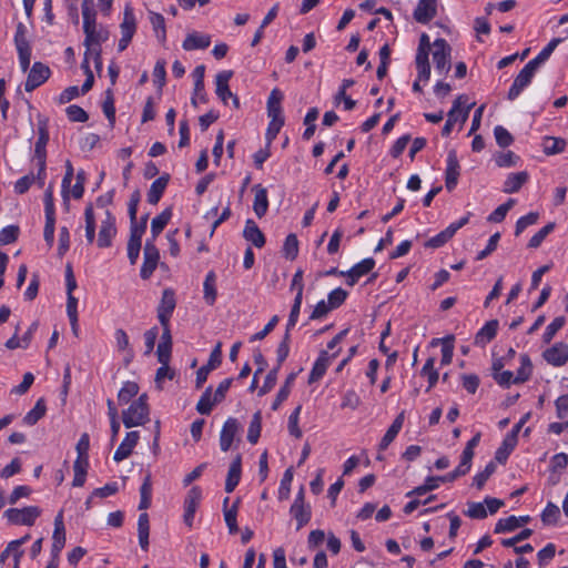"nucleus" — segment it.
<instances>
[{"instance_id":"obj_55","label":"nucleus","mask_w":568,"mask_h":568,"mask_svg":"<svg viewBox=\"0 0 568 568\" xmlns=\"http://www.w3.org/2000/svg\"><path fill=\"white\" fill-rule=\"evenodd\" d=\"M103 113L108 118L111 125L115 122V108H114V99L113 92L111 89L105 91V100L102 104Z\"/></svg>"},{"instance_id":"obj_29","label":"nucleus","mask_w":568,"mask_h":568,"mask_svg":"<svg viewBox=\"0 0 568 568\" xmlns=\"http://www.w3.org/2000/svg\"><path fill=\"white\" fill-rule=\"evenodd\" d=\"M283 93L280 89L275 88L271 91L267 99V115L270 119L284 118L282 110Z\"/></svg>"},{"instance_id":"obj_51","label":"nucleus","mask_w":568,"mask_h":568,"mask_svg":"<svg viewBox=\"0 0 568 568\" xmlns=\"http://www.w3.org/2000/svg\"><path fill=\"white\" fill-rule=\"evenodd\" d=\"M565 323L566 318L564 316H558L554 318L545 329V333L542 335L544 343H550L554 336L557 334V332L564 327Z\"/></svg>"},{"instance_id":"obj_11","label":"nucleus","mask_w":568,"mask_h":568,"mask_svg":"<svg viewBox=\"0 0 568 568\" xmlns=\"http://www.w3.org/2000/svg\"><path fill=\"white\" fill-rule=\"evenodd\" d=\"M202 499V490L199 486H193L184 499L183 520L187 527H192L195 511Z\"/></svg>"},{"instance_id":"obj_5","label":"nucleus","mask_w":568,"mask_h":568,"mask_svg":"<svg viewBox=\"0 0 568 568\" xmlns=\"http://www.w3.org/2000/svg\"><path fill=\"white\" fill-rule=\"evenodd\" d=\"M450 52L452 48L445 39L439 38L434 41L433 61L439 74H445L450 70Z\"/></svg>"},{"instance_id":"obj_28","label":"nucleus","mask_w":568,"mask_h":568,"mask_svg":"<svg viewBox=\"0 0 568 568\" xmlns=\"http://www.w3.org/2000/svg\"><path fill=\"white\" fill-rule=\"evenodd\" d=\"M85 34L84 47L101 45L109 39V30L103 26H95L90 28L88 31H83Z\"/></svg>"},{"instance_id":"obj_50","label":"nucleus","mask_w":568,"mask_h":568,"mask_svg":"<svg viewBox=\"0 0 568 568\" xmlns=\"http://www.w3.org/2000/svg\"><path fill=\"white\" fill-rule=\"evenodd\" d=\"M283 253L286 258L293 261L298 254V240L293 233L288 234L283 245Z\"/></svg>"},{"instance_id":"obj_61","label":"nucleus","mask_w":568,"mask_h":568,"mask_svg":"<svg viewBox=\"0 0 568 568\" xmlns=\"http://www.w3.org/2000/svg\"><path fill=\"white\" fill-rule=\"evenodd\" d=\"M19 227L17 225H9L0 231V244L8 245L17 241L19 235Z\"/></svg>"},{"instance_id":"obj_47","label":"nucleus","mask_w":568,"mask_h":568,"mask_svg":"<svg viewBox=\"0 0 568 568\" xmlns=\"http://www.w3.org/2000/svg\"><path fill=\"white\" fill-rule=\"evenodd\" d=\"M139 385L135 382L128 381L123 384L118 393V399L120 404H128L131 399L138 395Z\"/></svg>"},{"instance_id":"obj_49","label":"nucleus","mask_w":568,"mask_h":568,"mask_svg":"<svg viewBox=\"0 0 568 568\" xmlns=\"http://www.w3.org/2000/svg\"><path fill=\"white\" fill-rule=\"evenodd\" d=\"M434 365H435V358L429 357V358H427V361L425 362V364L420 371V374L423 376H427V378H428L427 390L433 388L438 381V372L435 369Z\"/></svg>"},{"instance_id":"obj_9","label":"nucleus","mask_w":568,"mask_h":568,"mask_svg":"<svg viewBox=\"0 0 568 568\" xmlns=\"http://www.w3.org/2000/svg\"><path fill=\"white\" fill-rule=\"evenodd\" d=\"M222 343L219 342L216 346L212 349L210 354V358L205 365L200 367L196 372L195 384L197 388H201L202 385L206 382L207 376L211 371L217 368L222 363Z\"/></svg>"},{"instance_id":"obj_36","label":"nucleus","mask_w":568,"mask_h":568,"mask_svg":"<svg viewBox=\"0 0 568 568\" xmlns=\"http://www.w3.org/2000/svg\"><path fill=\"white\" fill-rule=\"evenodd\" d=\"M290 514L296 519V529H301L311 520V507L308 505L292 504Z\"/></svg>"},{"instance_id":"obj_13","label":"nucleus","mask_w":568,"mask_h":568,"mask_svg":"<svg viewBox=\"0 0 568 568\" xmlns=\"http://www.w3.org/2000/svg\"><path fill=\"white\" fill-rule=\"evenodd\" d=\"M544 359L555 366H564L568 362V345L564 342L554 344L542 353Z\"/></svg>"},{"instance_id":"obj_54","label":"nucleus","mask_w":568,"mask_h":568,"mask_svg":"<svg viewBox=\"0 0 568 568\" xmlns=\"http://www.w3.org/2000/svg\"><path fill=\"white\" fill-rule=\"evenodd\" d=\"M458 175L459 163L457 153L455 150H450L447 154L445 178H458Z\"/></svg>"},{"instance_id":"obj_16","label":"nucleus","mask_w":568,"mask_h":568,"mask_svg":"<svg viewBox=\"0 0 568 568\" xmlns=\"http://www.w3.org/2000/svg\"><path fill=\"white\" fill-rule=\"evenodd\" d=\"M240 429V424L236 418L230 417L225 420L220 434V448L222 452H227Z\"/></svg>"},{"instance_id":"obj_35","label":"nucleus","mask_w":568,"mask_h":568,"mask_svg":"<svg viewBox=\"0 0 568 568\" xmlns=\"http://www.w3.org/2000/svg\"><path fill=\"white\" fill-rule=\"evenodd\" d=\"M172 211L170 209H165L163 212L153 217L151 222V234L152 239L150 241H155V239L162 233V231L168 225L171 220Z\"/></svg>"},{"instance_id":"obj_44","label":"nucleus","mask_w":568,"mask_h":568,"mask_svg":"<svg viewBox=\"0 0 568 568\" xmlns=\"http://www.w3.org/2000/svg\"><path fill=\"white\" fill-rule=\"evenodd\" d=\"M295 378H296V374L295 373H291L286 377L284 385L280 388V390H278V393H277V395H276V397H275V399H274V402L272 404V409L273 410H276L281 406V404L284 400L287 399V397H288V395L291 393V387H292Z\"/></svg>"},{"instance_id":"obj_7","label":"nucleus","mask_w":568,"mask_h":568,"mask_svg":"<svg viewBox=\"0 0 568 568\" xmlns=\"http://www.w3.org/2000/svg\"><path fill=\"white\" fill-rule=\"evenodd\" d=\"M115 235V216L109 210H105L104 217L101 220L100 223L97 245L100 248L110 247L112 245V240Z\"/></svg>"},{"instance_id":"obj_1","label":"nucleus","mask_w":568,"mask_h":568,"mask_svg":"<svg viewBox=\"0 0 568 568\" xmlns=\"http://www.w3.org/2000/svg\"><path fill=\"white\" fill-rule=\"evenodd\" d=\"M149 414L148 395L142 394L122 412V420L126 428L142 426L149 422Z\"/></svg>"},{"instance_id":"obj_32","label":"nucleus","mask_w":568,"mask_h":568,"mask_svg":"<svg viewBox=\"0 0 568 568\" xmlns=\"http://www.w3.org/2000/svg\"><path fill=\"white\" fill-rule=\"evenodd\" d=\"M560 42L561 39L558 38L550 40L549 43L527 64L537 71L550 58L551 53Z\"/></svg>"},{"instance_id":"obj_30","label":"nucleus","mask_w":568,"mask_h":568,"mask_svg":"<svg viewBox=\"0 0 568 568\" xmlns=\"http://www.w3.org/2000/svg\"><path fill=\"white\" fill-rule=\"evenodd\" d=\"M216 274L214 271H210L203 282V298L207 305L212 306L216 302Z\"/></svg>"},{"instance_id":"obj_8","label":"nucleus","mask_w":568,"mask_h":568,"mask_svg":"<svg viewBox=\"0 0 568 568\" xmlns=\"http://www.w3.org/2000/svg\"><path fill=\"white\" fill-rule=\"evenodd\" d=\"M160 260V253L153 241L146 240L143 251V264L141 266L140 275L143 280L152 276L156 270Z\"/></svg>"},{"instance_id":"obj_22","label":"nucleus","mask_w":568,"mask_h":568,"mask_svg":"<svg viewBox=\"0 0 568 568\" xmlns=\"http://www.w3.org/2000/svg\"><path fill=\"white\" fill-rule=\"evenodd\" d=\"M497 335V320L488 321L475 335L474 344L484 348Z\"/></svg>"},{"instance_id":"obj_64","label":"nucleus","mask_w":568,"mask_h":568,"mask_svg":"<svg viewBox=\"0 0 568 568\" xmlns=\"http://www.w3.org/2000/svg\"><path fill=\"white\" fill-rule=\"evenodd\" d=\"M67 115L72 122H85L89 119L88 113L79 105L72 104L65 110Z\"/></svg>"},{"instance_id":"obj_45","label":"nucleus","mask_w":568,"mask_h":568,"mask_svg":"<svg viewBox=\"0 0 568 568\" xmlns=\"http://www.w3.org/2000/svg\"><path fill=\"white\" fill-rule=\"evenodd\" d=\"M215 404L214 396L212 397V386H209L201 395L196 404V410L201 415H209Z\"/></svg>"},{"instance_id":"obj_20","label":"nucleus","mask_w":568,"mask_h":568,"mask_svg":"<svg viewBox=\"0 0 568 568\" xmlns=\"http://www.w3.org/2000/svg\"><path fill=\"white\" fill-rule=\"evenodd\" d=\"M337 353H334L332 356L328 355L326 351H322L318 358L315 361L313 368L308 376V383L313 384L320 381L324 374L326 373L327 367L331 364V359L334 358Z\"/></svg>"},{"instance_id":"obj_17","label":"nucleus","mask_w":568,"mask_h":568,"mask_svg":"<svg viewBox=\"0 0 568 568\" xmlns=\"http://www.w3.org/2000/svg\"><path fill=\"white\" fill-rule=\"evenodd\" d=\"M437 14L436 0H419L414 11V19L419 23H428Z\"/></svg>"},{"instance_id":"obj_23","label":"nucleus","mask_w":568,"mask_h":568,"mask_svg":"<svg viewBox=\"0 0 568 568\" xmlns=\"http://www.w3.org/2000/svg\"><path fill=\"white\" fill-rule=\"evenodd\" d=\"M254 192L253 211L255 215L261 219L263 217L268 209L267 191L262 184H256L252 187Z\"/></svg>"},{"instance_id":"obj_53","label":"nucleus","mask_w":568,"mask_h":568,"mask_svg":"<svg viewBox=\"0 0 568 568\" xmlns=\"http://www.w3.org/2000/svg\"><path fill=\"white\" fill-rule=\"evenodd\" d=\"M560 517L559 507L552 503H548L541 513V521L544 525H555Z\"/></svg>"},{"instance_id":"obj_58","label":"nucleus","mask_w":568,"mask_h":568,"mask_svg":"<svg viewBox=\"0 0 568 568\" xmlns=\"http://www.w3.org/2000/svg\"><path fill=\"white\" fill-rule=\"evenodd\" d=\"M290 341H291V335L288 333H285L283 338H282V341H281V343L277 346V349H276L277 365L276 366H278V368L281 367L283 362L288 356V353H290Z\"/></svg>"},{"instance_id":"obj_42","label":"nucleus","mask_w":568,"mask_h":568,"mask_svg":"<svg viewBox=\"0 0 568 568\" xmlns=\"http://www.w3.org/2000/svg\"><path fill=\"white\" fill-rule=\"evenodd\" d=\"M541 146L542 151L548 155L558 154L565 150L566 141L560 138L546 136L542 140Z\"/></svg>"},{"instance_id":"obj_59","label":"nucleus","mask_w":568,"mask_h":568,"mask_svg":"<svg viewBox=\"0 0 568 568\" xmlns=\"http://www.w3.org/2000/svg\"><path fill=\"white\" fill-rule=\"evenodd\" d=\"M302 410V406L298 405L288 417V433L295 438L302 437V430L298 427V418Z\"/></svg>"},{"instance_id":"obj_33","label":"nucleus","mask_w":568,"mask_h":568,"mask_svg":"<svg viewBox=\"0 0 568 568\" xmlns=\"http://www.w3.org/2000/svg\"><path fill=\"white\" fill-rule=\"evenodd\" d=\"M518 427H513V429L504 438L501 447H499V463H504L516 447L518 442Z\"/></svg>"},{"instance_id":"obj_12","label":"nucleus","mask_w":568,"mask_h":568,"mask_svg":"<svg viewBox=\"0 0 568 568\" xmlns=\"http://www.w3.org/2000/svg\"><path fill=\"white\" fill-rule=\"evenodd\" d=\"M50 73L51 71L48 65L41 62H36L31 67L27 81L24 83L26 91L31 92L41 84H43L49 79Z\"/></svg>"},{"instance_id":"obj_34","label":"nucleus","mask_w":568,"mask_h":568,"mask_svg":"<svg viewBox=\"0 0 568 568\" xmlns=\"http://www.w3.org/2000/svg\"><path fill=\"white\" fill-rule=\"evenodd\" d=\"M150 23L160 43L164 44L166 41V27L164 17L161 13L150 11Z\"/></svg>"},{"instance_id":"obj_57","label":"nucleus","mask_w":568,"mask_h":568,"mask_svg":"<svg viewBox=\"0 0 568 568\" xmlns=\"http://www.w3.org/2000/svg\"><path fill=\"white\" fill-rule=\"evenodd\" d=\"M292 480H293V469L287 468L283 475V478L281 480V485L278 488V499L280 500H284L290 497Z\"/></svg>"},{"instance_id":"obj_4","label":"nucleus","mask_w":568,"mask_h":568,"mask_svg":"<svg viewBox=\"0 0 568 568\" xmlns=\"http://www.w3.org/2000/svg\"><path fill=\"white\" fill-rule=\"evenodd\" d=\"M41 515V509L37 506H28L24 508H9L3 516L12 525L32 526L37 518Z\"/></svg>"},{"instance_id":"obj_40","label":"nucleus","mask_w":568,"mask_h":568,"mask_svg":"<svg viewBox=\"0 0 568 568\" xmlns=\"http://www.w3.org/2000/svg\"><path fill=\"white\" fill-rule=\"evenodd\" d=\"M97 12L94 10L93 0H82L83 31H88L97 24Z\"/></svg>"},{"instance_id":"obj_62","label":"nucleus","mask_w":568,"mask_h":568,"mask_svg":"<svg viewBox=\"0 0 568 568\" xmlns=\"http://www.w3.org/2000/svg\"><path fill=\"white\" fill-rule=\"evenodd\" d=\"M375 266V261L372 257L364 258L359 263L355 264L351 270L355 273V276L359 278L368 274Z\"/></svg>"},{"instance_id":"obj_52","label":"nucleus","mask_w":568,"mask_h":568,"mask_svg":"<svg viewBox=\"0 0 568 568\" xmlns=\"http://www.w3.org/2000/svg\"><path fill=\"white\" fill-rule=\"evenodd\" d=\"M556 224L554 222L548 223L544 227H541L528 242L529 248H537L541 245L542 241L550 234Z\"/></svg>"},{"instance_id":"obj_19","label":"nucleus","mask_w":568,"mask_h":568,"mask_svg":"<svg viewBox=\"0 0 568 568\" xmlns=\"http://www.w3.org/2000/svg\"><path fill=\"white\" fill-rule=\"evenodd\" d=\"M172 352V335L170 325L162 326L161 341L156 348V356L160 364L170 362Z\"/></svg>"},{"instance_id":"obj_21","label":"nucleus","mask_w":568,"mask_h":568,"mask_svg":"<svg viewBox=\"0 0 568 568\" xmlns=\"http://www.w3.org/2000/svg\"><path fill=\"white\" fill-rule=\"evenodd\" d=\"M241 475H242V457L240 454H237L236 457L232 460L229 471H227V476H226V480H225V491L226 493L230 494L236 488V486L239 485V483L241 480Z\"/></svg>"},{"instance_id":"obj_10","label":"nucleus","mask_w":568,"mask_h":568,"mask_svg":"<svg viewBox=\"0 0 568 568\" xmlns=\"http://www.w3.org/2000/svg\"><path fill=\"white\" fill-rule=\"evenodd\" d=\"M176 306L175 293L171 288H165L162 293L161 302L158 306V318L161 326L170 325V318Z\"/></svg>"},{"instance_id":"obj_39","label":"nucleus","mask_w":568,"mask_h":568,"mask_svg":"<svg viewBox=\"0 0 568 568\" xmlns=\"http://www.w3.org/2000/svg\"><path fill=\"white\" fill-rule=\"evenodd\" d=\"M471 106L473 103L468 102V97L462 94L456 98L450 110H456L455 118H458V121L465 122Z\"/></svg>"},{"instance_id":"obj_24","label":"nucleus","mask_w":568,"mask_h":568,"mask_svg":"<svg viewBox=\"0 0 568 568\" xmlns=\"http://www.w3.org/2000/svg\"><path fill=\"white\" fill-rule=\"evenodd\" d=\"M211 44V37L209 34H203L199 32H191L189 33L183 43L182 48L185 51H193L199 49H206Z\"/></svg>"},{"instance_id":"obj_18","label":"nucleus","mask_w":568,"mask_h":568,"mask_svg":"<svg viewBox=\"0 0 568 568\" xmlns=\"http://www.w3.org/2000/svg\"><path fill=\"white\" fill-rule=\"evenodd\" d=\"M139 438H140V435H139V432H136V430L126 433L124 439L122 440L120 446L114 452L113 459L116 463H119V462H122L123 459L128 458L132 454L133 448L136 446Z\"/></svg>"},{"instance_id":"obj_41","label":"nucleus","mask_w":568,"mask_h":568,"mask_svg":"<svg viewBox=\"0 0 568 568\" xmlns=\"http://www.w3.org/2000/svg\"><path fill=\"white\" fill-rule=\"evenodd\" d=\"M89 467V460L77 458L73 464L74 477L72 485L74 487H82L85 483L87 470Z\"/></svg>"},{"instance_id":"obj_31","label":"nucleus","mask_w":568,"mask_h":568,"mask_svg":"<svg viewBox=\"0 0 568 568\" xmlns=\"http://www.w3.org/2000/svg\"><path fill=\"white\" fill-rule=\"evenodd\" d=\"M121 37L132 39L136 31V20L131 6H126L120 24Z\"/></svg>"},{"instance_id":"obj_46","label":"nucleus","mask_w":568,"mask_h":568,"mask_svg":"<svg viewBox=\"0 0 568 568\" xmlns=\"http://www.w3.org/2000/svg\"><path fill=\"white\" fill-rule=\"evenodd\" d=\"M261 428H262V413L260 410H257L253 414V417L251 419L248 430H247V440L251 444L254 445L258 442V438L261 436Z\"/></svg>"},{"instance_id":"obj_60","label":"nucleus","mask_w":568,"mask_h":568,"mask_svg":"<svg viewBox=\"0 0 568 568\" xmlns=\"http://www.w3.org/2000/svg\"><path fill=\"white\" fill-rule=\"evenodd\" d=\"M347 295L348 293L344 288L337 287L328 294L327 303L333 310H335L345 302Z\"/></svg>"},{"instance_id":"obj_14","label":"nucleus","mask_w":568,"mask_h":568,"mask_svg":"<svg viewBox=\"0 0 568 568\" xmlns=\"http://www.w3.org/2000/svg\"><path fill=\"white\" fill-rule=\"evenodd\" d=\"M484 503H468V509L464 513L466 516L474 519H484L487 517L488 511L493 515L497 513V498L486 497Z\"/></svg>"},{"instance_id":"obj_38","label":"nucleus","mask_w":568,"mask_h":568,"mask_svg":"<svg viewBox=\"0 0 568 568\" xmlns=\"http://www.w3.org/2000/svg\"><path fill=\"white\" fill-rule=\"evenodd\" d=\"M47 412L44 398H39L34 407L23 417V423L29 426L36 425Z\"/></svg>"},{"instance_id":"obj_2","label":"nucleus","mask_w":568,"mask_h":568,"mask_svg":"<svg viewBox=\"0 0 568 568\" xmlns=\"http://www.w3.org/2000/svg\"><path fill=\"white\" fill-rule=\"evenodd\" d=\"M49 141L48 121L39 119L38 122V140L34 144V154L32 158V165L38 170L37 178H41L45 173V146Z\"/></svg>"},{"instance_id":"obj_27","label":"nucleus","mask_w":568,"mask_h":568,"mask_svg":"<svg viewBox=\"0 0 568 568\" xmlns=\"http://www.w3.org/2000/svg\"><path fill=\"white\" fill-rule=\"evenodd\" d=\"M233 72L232 71H222L216 74L215 77V84L216 95L222 100L224 104H226L227 99L233 97V93L231 92L229 88V80L232 78Z\"/></svg>"},{"instance_id":"obj_26","label":"nucleus","mask_w":568,"mask_h":568,"mask_svg":"<svg viewBox=\"0 0 568 568\" xmlns=\"http://www.w3.org/2000/svg\"><path fill=\"white\" fill-rule=\"evenodd\" d=\"M404 419H405L404 412L399 413L396 416V418L394 419V422L392 423V425L386 430L385 435L383 436V438L379 442V445H378L379 450H385L393 443V440L396 438V436L398 435V433L400 432V429L403 427Z\"/></svg>"},{"instance_id":"obj_6","label":"nucleus","mask_w":568,"mask_h":568,"mask_svg":"<svg viewBox=\"0 0 568 568\" xmlns=\"http://www.w3.org/2000/svg\"><path fill=\"white\" fill-rule=\"evenodd\" d=\"M430 51L429 37L423 33L419 39V44L416 53V69L419 80H429L430 77V64L428 60Z\"/></svg>"},{"instance_id":"obj_63","label":"nucleus","mask_w":568,"mask_h":568,"mask_svg":"<svg viewBox=\"0 0 568 568\" xmlns=\"http://www.w3.org/2000/svg\"><path fill=\"white\" fill-rule=\"evenodd\" d=\"M361 405V398L354 389H348L342 398V408L356 409Z\"/></svg>"},{"instance_id":"obj_43","label":"nucleus","mask_w":568,"mask_h":568,"mask_svg":"<svg viewBox=\"0 0 568 568\" xmlns=\"http://www.w3.org/2000/svg\"><path fill=\"white\" fill-rule=\"evenodd\" d=\"M23 550L21 549L20 541L12 540L8 544L7 548L0 555V561H4L6 558L12 556L13 565L16 568H19L20 559L23 556Z\"/></svg>"},{"instance_id":"obj_48","label":"nucleus","mask_w":568,"mask_h":568,"mask_svg":"<svg viewBox=\"0 0 568 568\" xmlns=\"http://www.w3.org/2000/svg\"><path fill=\"white\" fill-rule=\"evenodd\" d=\"M168 181L169 180H154L148 193V202L150 204L154 205L160 201L168 185Z\"/></svg>"},{"instance_id":"obj_56","label":"nucleus","mask_w":568,"mask_h":568,"mask_svg":"<svg viewBox=\"0 0 568 568\" xmlns=\"http://www.w3.org/2000/svg\"><path fill=\"white\" fill-rule=\"evenodd\" d=\"M453 236L454 235L452 233V230H449L447 226L444 231H442L437 235L430 237L425 243V246L430 247V248H438V247L443 246L445 243H447Z\"/></svg>"},{"instance_id":"obj_37","label":"nucleus","mask_w":568,"mask_h":568,"mask_svg":"<svg viewBox=\"0 0 568 568\" xmlns=\"http://www.w3.org/2000/svg\"><path fill=\"white\" fill-rule=\"evenodd\" d=\"M84 222H85V239L89 244H92L95 240L97 220L94 215L93 205L90 203L84 210Z\"/></svg>"},{"instance_id":"obj_3","label":"nucleus","mask_w":568,"mask_h":568,"mask_svg":"<svg viewBox=\"0 0 568 568\" xmlns=\"http://www.w3.org/2000/svg\"><path fill=\"white\" fill-rule=\"evenodd\" d=\"M531 362L528 355H520V366L517 368L516 374L511 371L499 372V385L509 386L510 384H518L526 382L531 375Z\"/></svg>"},{"instance_id":"obj_15","label":"nucleus","mask_w":568,"mask_h":568,"mask_svg":"<svg viewBox=\"0 0 568 568\" xmlns=\"http://www.w3.org/2000/svg\"><path fill=\"white\" fill-rule=\"evenodd\" d=\"M65 545V529L63 524V515L60 511L54 518V530L52 535V547H51V556L58 557L60 556L61 550Z\"/></svg>"},{"instance_id":"obj_25","label":"nucleus","mask_w":568,"mask_h":568,"mask_svg":"<svg viewBox=\"0 0 568 568\" xmlns=\"http://www.w3.org/2000/svg\"><path fill=\"white\" fill-rule=\"evenodd\" d=\"M243 236L246 241L251 242L255 247L261 248L265 245V236L257 226V224L248 219L245 222Z\"/></svg>"}]
</instances>
